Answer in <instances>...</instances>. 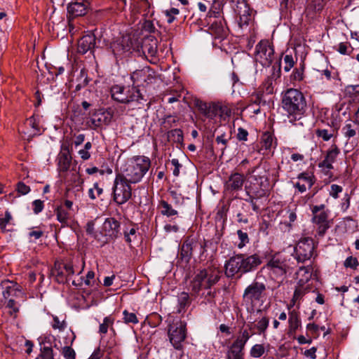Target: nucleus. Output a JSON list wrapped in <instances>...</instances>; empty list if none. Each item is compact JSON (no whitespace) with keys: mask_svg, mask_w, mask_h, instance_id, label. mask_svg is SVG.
Segmentation results:
<instances>
[{"mask_svg":"<svg viewBox=\"0 0 359 359\" xmlns=\"http://www.w3.org/2000/svg\"><path fill=\"white\" fill-rule=\"evenodd\" d=\"M264 93L262 90H258L252 94L250 97L251 103L248 105L249 108H252L254 105L260 106L261 104L264 105L266 101L263 98Z\"/></svg>","mask_w":359,"mask_h":359,"instance_id":"4c0bfd02","label":"nucleus"},{"mask_svg":"<svg viewBox=\"0 0 359 359\" xmlns=\"http://www.w3.org/2000/svg\"><path fill=\"white\" fill-rule=\"evenodd\" d=\"M246 273L253 272L262 264L261 257L257 254L246 255L240 253Z\"/></svg>","mask_w":359,"mask_h":359,"instance_id":"4be33fe9","label":"nucleus"},{"mask_svg":"<svg viewBox=\"0 0 359 359\" xmlns=\"http://www.w3.org/2000/svg\"><path fill=\"white\" fill-rule=\"evenodd\" d=\"M187 324L180 319H174L168 326V337L175 349H181L182 343L187 337Z\"/></svg>","mask_w":359,"mask_h":359,"instance_id":"0eeeda50","label":"nucleus"},{"mask_svg":"<svg viewBox=\"0 0 359 359\" xmlns=\"http://www.w3.org/2000/svg\"><path fill=\"white\" fill-rule=\"evenodd\" d=\"M224 269L226 276L231 278H241L246 273L240 254L231 257L226 262Z\"/></svg>","mask_w":359,"mask_h":359,"instance_id":"9b49d317","label":"nucleus"},{"mask_svg":"<svg viewBox=\"0 0 359 359\" xmlns=\"http://www.w3.org/2000/svg\"><path fill=\"white\" fill-rule=\"evenodd\" d=\"M123 322L126 324H137L139 323L138 318L134 313H130L127 310H124L123 311Z\"/></svg>","mask_w":359,"mask_h":359,"instance_id":"37998d69","label":"nucleus"},{"mask_svg":"<svg viewBox=\"0 0 359 359\" xmlns=\"http://www.w3.org/2000/svg\"><path fill=\"white\" fill-rule=\"evenodd\" d=\"M52 327L54 330L62 331L67 327V324L64 320H60L57 316H54Z\"/></svg>","mask_w":359,"mask_h":359,"instance_id":"bf43d9fd","label":"nucleus"},{"mask_svg":"<svg viewBox=\"0 0 359 359\" xmlns=\"http://www.w3.org/2000/svg\"><path fill=\"white\" fill-rule=\"evenodd\" d=\"M55 213L57 220L62 226H69V222L74 215L73 202L68 199L65 200L55 208Z\"/></svg>","mask_w":359,"mask_h":359,"instance_id":"ddd939ff","label":"nucleus"},{"mask_svg":"<svg viewBox=\"0 0 359 359\" xmlns=\"http://www.w3.org/2000/svg\"><path fill=\"white\" fill-rule=\"evenodd\" d=\"M198 248L203 252L204 247L202 244L199 243L194 238H187L181 246L180 258L184 260L185 262H189L192 257L194 250H196Z\"/></svg>","mask_w":359,"mask_h":359,"instance_id":"2eb2a0df","label":"nucleus"},{"mask_svg":"<svg viewBox=\"0 0 359 359\" xmlns=\"http://www.w3.org/2000/svg\"><path fill=\"white\" fill-rule=\"evenodd\" d=\"M87 4L84 2H72L67 6V11L72 18L80 17L86 15Z\"/></svg>","mask_w":359,"mask_h":359,"instance_id":"c85d7f7f","label":"nucleus"},{"mask_svg":"<svg viewBox=\"0 0 359 359\" xmlns=\"http://www.w3.org/2000/svg\"><path fill=\"white\" fill-rule=\"evenodd\" d=\"M130 182L116 173L112 187V196L114 201L118 205L128 201L132 197V187Z\"/></svg>","mask_w":359,"mask_h":359,"instance_id":"20e7f679","label":"nucleus"},{"mask_svg":"<svg viewBox=\"0 0 359 359\" xmlns=\"http://www.w3.org/2000/svg\"><path fill=\"white\" fill-rule=\"evenodd\" d=\"M32 206L34 212L35 214H39L43 209V201L41 200H35L32 202Z\"/></svg>","mask_w":359,"mask_h":359,"instance_id":"774afa93","label":"nucleus"},{"mask_svg":"<svg viewBox=\"0 0 359 359\" xmlns=\"http://www.w3.org/2000/svg\"><path fill=\"white\" fill-rule=\"evenodd\" d=\"M178 302L180 306L179 312H181V309H184L190 303L189 294L184 292L180 293L178 297Z\"/></svg>","mask_w":359,"mask_h":359,"instance_id":"09e8293b","label":"nucleus"},{"mask_svg":"<svg viewBox=\"0 0 359 359\" xmlns=\"http://www.w3.org/2000/svg\"><path fill=\"white\" fill-rule=\"evenodd\" d=\"M288 323L289 329L292 332H295L301 326V320L297 312L292 311L290 313Z\"/></svg>","mask_w":359,"mask_h":359,"instance_id":"c9c22d12","label":"nucleus"},{"mask_svg":"<svg viewBox=\"0 0 359 359\" xmlns=\"http://www.w3.org/2000/svg\"><path fill=\"white\" fill-rule=\"evenodd\" d=\"M306 330L308 333H309L314 338H317L319 336V330L320 327L315 323H309L306 325Z\"/></svg>","mask_w":359,"mask_h":359,"instance_id":"052dcab7","label":"nucleus"},{"mask_svg":"<svg viewBox=\"0 0 359 359\" xmlns=\"http://www.w3.org/2000/svg\"><path fill=\"white\" fill-rule=\"evenodd\" d=\"M313 240L309 237L301 238L294 248L296 259L298 262H304L310 259L314 252Z\"/></svg>","mask_w":359,"mask_h":359,"instance_id":"9d476101","label":"nucleus"},{"mask_svg":"<svg viewBox=\"0 0 359 359\" xmlns=\"http://www.w3.org/2000/svg\"><path fill=\"white\" fill-rule=\"evenodd\" d=\"M130 79L133 81V85L139 87L144 86L151 83L153 77L150 74V69L147 67L133 72L130 75Z\"/></svg>","mask_w":359,"mask_h":359,"instance_id":"6ab92c4d","label":"nucleus"},{"mask_svg":"<svg viewBox=\"0 0 359 359\" xmlns=\"http://www.w3.org/2000/svg\"><path fill=\"white\" fill-rule=\"evenodd\" d=\"M304 67L303 65L299 68H295L290 75V82L292 85L296 86L304 79Z\"/></svg>","mask_w":359,"mask_h":359,"instance_id":"e433bc0d","label":"nucleus"},{"mask_svg":"<svg viewBox=\"0 0 359 359\" xmlns=\"http://www.w3.org/2000/svg\"><path fill=\"white\" fill-rule=\"evenodd\" d=\"M168 136L172 138L175 142H182L183 141V132L181 129L177 128L170 130L168 133Z\"/></svg>","mask_w":359,"mask_h":359,"instance_id":"8fccbe9b","label":"nucleus"},{"mask_svg":"<svg viewBox=\"0 0 359 359\" xmlns=\"http://www.w3.org/2000/svg\"><path fill=\"white\" fill-rule=\"evenodd\" d=\"M246 194L248 196V198L245 199V201L248 203H250L252 205V210L258 212L259 208L255 202V198H258L262 196L263 194L261 193L259 191H255L251 187H246Z\"/></svg>","mask_w":359,"mask_h":359,"instance_id":"2f4dec72","label":"nucleus"},{"mask_svg":"<svg viewBox=\"0 0 359 359\" xmlns=\"http://www.w3.org/2000/svg\"><path fill=\"white\" fill-rule=\"evenodd\" d=\"M274 57V50L268 40H262L256 46L255 60L263 67H269Z\"/></svg>","mask_w":359,"mask_h":359,"instance_id":"1a4fd4ad","label":"nucleus"},{"mask_svg":"<svg viewBox=\"0 0 359 359\" xmlns=\"http://www.w3.org/2000/svg\"><path fill=\"white\" fill-rule=\"evenodd\" d=\"M112 98L121 103L128 104L132 102H140L143 100L140 90L136 88H126L115 85L111 89Z\"/></svg>","mask_w":359,"mask_h":359,"instance_id":"423d86ee","label":"nucleus"},{"mask_svg":"<svg viewBox=\"0 0 359 359\" xmlns=\"http://www.w3.org/2000/svg\"><path fill=\"white\" fill-rule=\"evenodd\" d=\"M265 352L264 347L262 344H255L250 349V355L252 358H259L261 357Z\"/></svg>","mask_w":359,"mask_h":359,"instance_id":"c03bdc74","label":"nucleus"},{"mask_svg":"<svg viewBox=\"0 0 359 359\" xmlns=\"http://www.w3.org/2000/svg\"><path fill=\"white\" fill-rule=\"evenodd\" d=\"M269 323V320L267 317H263L257 321L255 327L258 330L259 334L264 333L266 330Z\"/></svg>","mask_w":359,"mask_h":359,"instance_id":"49530a36","label":"nucleus"},{"mask_svg":"<svg viewBox=\"0 0 359 359\" xmlns=\"http://www.w3.org/2000/svg\"><path fill=\"white\" fill-rule=\"evenodd\" d=\"M150 165L151 161L148 157L135 156L121 166L116 173L130 183L136 184L142 180Z\"/></svg>","mask_w":359,"mask_h":359,"instance_id":"f03ea898","label":"nucleus"},{"mask_svg":"<svg viewBox=\"0 0 359 359\" xmlns=\"http://www.w3.org/2000/svg\"><path fill=\"white\" fill-rule=\"evenodd\" d=\"M75 273L74 266L71 262H55L52 274L59 283H65L68 277Z\"/></svg>","mask_w":359,"mask_h":359,"instance_id":"4468645a","label":"nucleus"},{"mask_svg":"<svg viewBox=\"0 0 359 359\" xmlns=\"http://www.w3.org/2000/svg\"><path fill=\"white\" fill-rule=\"evenodd\" d=\"M40 355L42 359H54L53 349L48 346H43L41 348Z\"/></svg>","mask_w":359,"mask_h":359,"instance_id":"13d9d810","label":"nucleus"},{"mask_svg":"<svg viewBox=\"0 0 359 359\" xmlns=\"http://www.w3.org/2000/svg\"><path fill=\"white\" fill-rule=\"evenodd\" d=\"M245 182V177L243 175L238 172L231 174L228 180L225 183V189L227 191L233 192L242 189Z\"/></svg>","mask_w":359,"mask_h":359,"instance_id":"b1692460","label":"nucleus"},{"mask_svg":"<svg viewBox=\"0 0 359 359\" xmlns=\"http://www.w3.org/2000/svg\"><path fill=\"white\" fill-rule=\"evenodd\" d=\"M209 32L215 38L217 39H223L226 35V30L222 20L213 22L209 27Z\"/></svg>","mask_w":359,"mask_h":359,"instance_id":"c756f323","label":"nucleus"},{"mask_svg":"<svg viewBox=\"0 0 359 359\" xmlns=\"http://www.w3.org/2000/svg\"><path fill=\"white\" fill-rule=\"evenodd\" d=\"M341 130L344 135L348 138L353 137L356 135V130L351 123H346Z\"/></svg>","mask_w":359,"mask_h":359,"instance_id":"3c124183","label":"nucleus"},{"mask_svg":"<svg viewBox=\"0 0 359 359\" xmlns=\"http://www.w3.org/2000/svg\"><path fill=\"white\" fill-rule=\"evenodd\" d=\"M25 130L23 133L32 137L41 133L40 118L38 116H32L25 122Z\"/></svg>","mask_w":359,"mask_h":359,"instance_id":"393cba45","label":"nucleus"},{"mask_svg":"<svg viewBox=\"0 0 359 359\" xmlns=\"http://www.w3.org/2000/svg\"><path fill=\"white\" fill-rule=\"evenodd\" d=\"M114 323V318L113 317L111 316L105 317L103 320V323L100 325L99 332L104 334L107 332L109 328L114 331L113 328Z\"/></svg>","mask_w":359,"mask_h":359,"instance_id":"58836bf2","label":"nucleus"},{"mask_svg":"<svg viewBox=\"0 0 359 359\" xmlns=\"http://www.w3.org/2000/svg\"><path fill=\"white\" fill-rule=\"evenodd\" d=\"M62 355L66 359H75L76 353L70 346H65L62 349Z\"/></svg>","mask_w":359,"mask_h":359,"instance_id":"0e129e2a","label":"nucleus"},{"mask_svg":"<svg viewBox=\"0 0 359 359\" xmlns=\"http://www.w3.org/2000/svg\"><path fill=\"white\" fill-rule=\"evenodd\" d=\"M272 72L265 81L263 82L260 87V90L264 93L271 95L274 92V86L276 81L280 76V67L279 66L277 69L275 66L272 67Z\"/></svg>","mask_w":359,"mask_h":359,"instance_id":"aec40b11","label":"nucleus"},{"mask_svg":"<svg viewBox=\"0 0 359 359\" xmlns=\"http://www.w3.org/2000/svg\"><path fill=\"white\" fill-rule=\"evenodd\" d=\"M343 189L341 186L333 184L330 186V195L334 198L339 197L338 194L342 191Z\"/></svg>","mask_w":359,"mask_h":359,"instance_id":"69168bd1","label":"nucleus"},{"mask_svg":"<svg viewBox=\"0 0 359 359\" xmlns=\"http://www.w3.org/2000/svg\"><path fill=\"white\" fill-rule=\"evenodd\" d=\"M0 293L6 299L13 297H22L23 294L21 287L17 283L8 280L1 282Z\"/></svg>","mask_w":359,"mask_h":359,"instance_id":"dca6fc26","label":"nucleus"},{"mask_svg":"<svg viewBox=\"0 0 359 359\" xmlns=\"http://www.w3.org/2000/svg\"><path fill=\"white\" fill-rule=\"evenodd\" d=\"M340 153V149L336 144H332L327 151L325 159L320 164V166L324 167L328 170L333 168V163L335 162L338 155Z\"/></svg>","mask_w":359,"mask_h":359,"instance_id":"cd10ccee","label":"nucleus"},{"mask_svg":"<svg viewBox=\"0 0 359 359\" xmlns=\"http://www.w3.org/2000/svg\"><path fill=\"white\" fill-rule=\"evenodd\" d=\"M246 343L247 341H245L241 337H238V338L233 343L230 348L233 349L235 351H240V352H243V350Z\"/></svg>","mask_w":359,"mask_h":359,"instance_id":"6e6d98bb","label":"nucleus"},{"mask_svg":"<svg viewBox=\"0 0 359 359\" xmlns=\"http://www.w3.org/2000/svg\"><path fill=\"white\" fill-rule=\"evenodd\" d=\"M243 352L230 348L226 353V359H243Z\"/></svg>","mask_w":359,"mask_h":359,"instance_id":"680f3d73","label":"nucleus"},{"mask_svg":"<svg viewBox=\"0 0 359 359\" xmlns=\"http://www.w3.org/2000/svg\"><path fill=\"white\" fill-rule=\"evenodd\" d=\"M325 205H314L311 208L313 214L312 222L317 226V233L320 236H323L330 228L328 221V212L325 210Z\"/></svg>","mask_w":359,"mask_h":359,"instance_id":"6e6552de","label":"nucleus"},{"mask_svg":"<svg viewBox=\"0 0 359 359\" xmlns=\"http://www.w3.org/2000/svg\"><path fill=\"white\" fill-rule=\"evenodd\" d=\"M13 217L9 211H6L5 216L3 218H0V229L3 232L10 231L7 229V226L10 224Z\"/></svg>","mask_w":359,"mask_h":359,"instance_id":"79ce46f5","label":"nucleus"},{"mask_svg":"<svg viewBox=\"0 0 359 359\" xmlns=\"http://www.w3.org/2000/svg\"><path fill=\"white\" fill-rule=\"evenodd\" d=\"M266 290V286L264 283L254 280L244 290L243 300L253 309L258 303L263 302Z\"/></svg>","mask_w":359,"mask_h":359,"instance_id":"39448f33","label":"nucleus"},{"mask_svg":"<svg viewBox=\"0 0 359 359\" xmlns=\"http://www.w3.org/2000/svg\"><path fill=\"white\" fill-rule=\"evenodd\" d=\"M163 13L167 22L171 24L175 20L177 15L180 14V11L176 8H171L164 11Z\"/></svg>","mask_w":359,"mask_h":359,"instance_id":"a19ab883","label":"nucleus"},{"mask_svg":"<svg viewBox=\"0 0 359 359\" xmlns=\"http://www.w3.org/2000/svg\"><path fill=\"white\" fill-rule=\"evenodd\" d=\"M232 7L239 16L240 24L248 25L250 20V10L245 0H232Z\"/></svg>","mask_w":359,"mask_h":359,"instance_id":"f3484780","label":"nucleus"},{"mask_svg":"<svg viewBox=\"0 0 359 359\" xmlns=\"http://www.w3.org/2000/svg\"><path fill=\"white\" fill-rule=\"evenodd\" d=\"M6 306L10 309V314L15 318L16 314L19 312V305L16 304L14 299L11 298L9 299Z\"/></svg>","mask_w":359,"mask_h":359,"instance_id":"4d7b16f0","label":"nucleus"},{"mask_svg":"<svg viewBox=\"0 0 359 359\" xmlns=\"http://www.w3.org/2000/svg\"><path fill=\"white\" fill-rule=\"evenodd\" d=\"M151 41L152 43H147L146 42H144L142 45V50L144 53H147L149 56L152 57L156 53V45L155 41Z\"/></svg>","mask_w":359,"mask_h":359,"instance_id":"de8ad7c7","label":"nucleus"},{"mask_svg":"<svg viewBox=\"0 0 359 359\" xmlns=\"http://www.w3.org/2000/svg\"><path fill=\"white\" fill-rule=\"evenodd\" d=\"M316 134L318 137L322 138L324 141L330 140L334 135L332 131H329L326 129H318Z\"/></svg>","mask_w":359,"mask_h":359,"instance_id":"864d4df0","label":"nucleus"},{"mask_svg":"<svg viewBox=\"0 0 359 359\" xmlns=\"http://www.w3.org/2000/svg\"><path fill=\"white\" fill-rule=\"evenodd\" d=\"M111 47L114 54L119 57L131 53L133 49V43L129 36H123L115 41L112 43Z\"/></svg>","mask_w":359,"mask_h":359,"instance_id":"a211bd4d","label":"nucleus"},{"mask_svg":"<svg viewBox=\"0 0 359 359\" xmlns=\"http://www.w3.org/2000/svg\"><path fill=\"white\" fill-rule=\"evenodd\" d=\"M103 234L110 238H116L120 233V223L113 217L105 219L102 225Z\"/></svg>","mask_w":359,"mask_h":359,"instance_id":"412c9836","label":"nucleus"},{"mask_svg":"<svg viewBox=\"0 0 359 359\" xmlns=\"http://www.w3.org/2000/svg\"><path fill=\"white\" fill-rule=\"evenodd\" d=\"M282 109L290 122L300 120L306 110V101L304 94L296 88L287 89L282 96Z\"/></svg>","mask_w":359,"mask_h":359,"instance_id":"f257e3e1","label":"nucleus"},{"mask_svg":"<svg viewBox=\"0 0 359 359\" xmlns=\"http://www.w3.org/2000/svg\"><path fill=\"white\" fill-rule=\"evenodd\" d=\"M57 166L60 172H67L72 163V156L67 145L62 144L57 156Z\"/></svg>","mask_w":359,"mask_h":359,"instance_id":"5701e85b","label":"nucleus"},{"mask_svg":"<svg viewBox=\"0 0 359 359\" xmlns=\"http://www.w3.org/2000/svg\"><path fill=\"white\" fill-rule=\"evenodd\" d=\"M297 278L302 276L299 280V283L300 285H303L306 283L311 278V273L310 269L305 266H302L299 268V271L297 272Z\"/></svg>","mask_w":359,"mask_h":359,"instance_id":"ea45409f","label":"nucleus"},{"mask_svg":"<svg viewBox=\"0 0 359 359\" xmlns=\"http://www.w3.org/2000/svg\"><path fill=\"white\" fill-rule=\"evenodd\" d=\"M90 122L95 128H100L103 125H108L110 122V118L104 112H100L92 116Z\"/></svg>","mask_w":359,"mask_h":359,"instance_id":"473e14b6","label":"nucleus"},{"mask_svg":"<svg viewBox=\"0 0 359 359\" xmlns=\"http://www.w3.org/2000/svg\"><path fill=\"white\" fill-rule=\"evenodd\" d=\"M284 70L285 72H289L294 66V61L293 60V57L291 55H286L284 57Z\"/></svg>","mask_w":359,"mask_h":359,"instance_id":"e2e57ef3","label":"nucleus"},{"mask_svg":"<svg viewBox=\"0 0 359 359\" xmlns=\"http://www.w3.org/2000/svg\"><path fill=\"white\" fill-rule=\"evenodd\" d=\"M298 182L294 184V187L298 189L300 193H304L307 189H310L314 184L313 176L309 173H300L298 177Z\"/></svg>","mask_w":359,"mask_h":359,"instance_id":"bb28decb","label":"nucleus"},{"mask_svg":"<svg viewBox=\"0 0 359 359\" xmlns=\"http://www.w3.org/2000/svg\"><path fill=\"white\" fill-rule=\"evenodd\" d=\"M358 266V261L355 257H348L344 262V266L355 269Z\"/></svg>","mask_w":359,"mask_h":359,"instance_id":"338daca9","label":"nucleus"},{"mask_svg":"<svg viewBox=\"0 0 359 359\" xmlns=\"http://www.w3.org/2000/svg\"><path fill=\"white\" fill-rule=\"evenodd\" d=\"M262 148L265 149H270L275 147L276 141L274 140L273 135L269 132H265L262 134L261 137Z\"/></svg>","mask_w":359,"mask_h":359,"instance_id":"f704fd0d","label":"nucleus"},{"mask_svg":"<svg viewBox=\"0 0 359 359\" xmlns=\"http://www.w3.org/2000/svg\"><path fill=\"white\" fill-rule=\"evenodd\" d=\"M230 138H231V137L229 136V137H227V136L225 133H222L216 137L215 141L218 145L221 146L220 149L222 152L226 149L227 143Z\"/></svg>","mask_w":359,"mask_h":359,"instance_id":"603ef678","label":"nucleus"},{"mask_svg":"<svg viewBox=\"0 0 359 359\" xmlns=\"http://www.w3.org/2000/svg\"><path fill=\"white\" fill-rule=\"evenodd\" d=\"M158 208L162 215L171 218V219L178 215L177 210L174 209L172 206L165 201H161Z\"/></svg>","mask_w":359,"mask_h":359,"instance_id":"7c9ffc66","label":"nucleus"},{"mask_svg":"<svg viewBox=\"0 0 359 359\" xmlns=\"http://www.w3.org/2000/svg\"><path fill=\"white\" fill-rule=\"evenodd\" d=\"M137 228L135 224H130L123 230L126 242L131 246V243L137 239Z\"/></svg>","mask_w":359,"mask_h":359,"instance_id":"72a5a7b5","label":"nucleus"},{"mask_svg":"<svg viewBox=\"0 0 359 359\" xmlns=\"http://www.w3.org/2000/svg\"><path fill=\"white\" fill-rule=\"evenodd\" d=\"M220 278L219 270L214 266H208L198 269L190 281L189 289L192 292L198 294L201 290L210 289Z\"/></svg>","mask_w":359,"mask_h":359,"instance_id":"7ed1b4c3","label":"nucleus"},{"mask_svg":"<svg viewBox=\"0 0 359 359\" xmlns=\"http://www.w3.org/2000/svg\"><path fill=\"white\" fill-rule=\"evenodd\" d=\"M237 234L238 238L240 240V243L238 244V248L241 249L243 248L247 243H249V238L247 233L243 232L241 230L237 231Z\"/></svg>","mask_w":359,"mask_h":359,"instance_id":"5fc2aeb1","label":"nucleus"},{"mask_svg":"<svg viewBox=\"0 0 359 359\" xmlns=\"http://www.w3.org/2000/svg\"><path fill=\"white\" fill-rule=\"evenodd\" d=\"M95 46V36L93 33H89L82 36L78 42V52L85 54L88 51H91Z\"/></svg>","mask_w":359,"mask_h":359,"instance_id":"a878e982","label":"nucleus"},{"mask_svg":"<svg viewBox=\"0 0 359 359\" xmlns=\"http://www.w3.org/2000/svg\"><path fill=\"white\" fill-rule=\"evenodd\" d=\"M276 277H282L288 271L290 266L287 260L279 255H273L264 266Z\"/></svg>","mask_w":359,"mask_h":359,"instance_id":"f8f14e48","label":"nucleus"},{"mask_svg":"<svg viewBox=\"0 0 359 359\" xmlns=\"http://www.w3.org/2000/svg\"><path fill=\"white\" fill-rule=\"evenodd\" d=\"M219 111L224 112L222 108L219 107L218 105L215 104H209L208 110L206 111L204 115L208 118H212L217 114Z\"/></svg>","mask_w":359,"mask_h":359,"instance_id":"a18cd8bd","label":"nucleus"}]
</instances>
